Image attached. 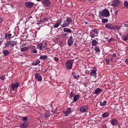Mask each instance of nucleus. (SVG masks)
Listing matches in <instances>:
<instances>
[{
    "label": "nucleus",
    "mask_w": 128,
    "mask_h": 128,
    "mask_svg": "<svg viewBox=\"0 0 128 128\" xmlns=\"http://www.w3.org/2000/svg\"><path fill=\"white\" fill-rule=\"evenodd\" d=\"M110 15V11L108 9H104L102 11L99 12V16H104V18H108Z\"/></svg>",
    "instance_id": "f257e3e1"
},
{
    "label": "nucleus",
    "mask_w": 128,
    "mask_h": 128,
    "mask_svg": "<svg viewBox=\"0 0 128 128\" xmlns=\"http://www.w3.org/2000/svg\"><path fill=\"white\" fill-rule=\"evenodd\" d=\"M72 64H74L72 60H68L66 62V66L68 70H72Z\"/></svg>",
    "instance_id": "f03ea898"
},
{
    "label": "nucleus",
    "mask_w": 128,
    "mask_h": 128,
    "mask_svg": "<svg viewBox=\"0 0 128 128\" xmlns=\"http://www.w3.org/2000/svg\"><path fill=\"white\" fill-rule=\"evenodd\" d=\"M36 2H42L43 4L46 6H50L52 2L50 0H36Z\"/></svg>",
    "instance_id": "7ed1b4c3"
},
{
    "label": "nucleus",
    "mask_w": 128,
    "mask_h": 128,
    "mask_svg": "<svg viewBox=\"0 0 128 128\" xmlns=\"http://www.w3.org/2000/svg\"><path fill=\"white\" fill-rule=\"evenodd\" d=\"M110 124H112V126H118V120L116 118H112L110 121Z\"/></svg>",
    "instance_id": "20e7f679"
},
{
    "label": "nucleus",
    "mask_w": 128,
    "mask_h": 128,
    "mask_svg": "<svg viewBox=\"0 0 128 128\" xmlns=\"http://www.w3.org/2000/svg\"><path fill=\"white\" fill-rule=\"evenodd\" d=\"M88 110V106L86 105L82 106L80 108V112H86Z\"/></svg>",
    "instance_id": "39448f33"
},
{
    "label": "nucleus",
    "mask_w": 128,
    "mask_h": 128,
    "mask_svg": "<svg viewBox=\"0 0 128 128\" xmlns=\"http://www.w3.org/2000/svg\"><path fill=\"white\" fill-rule=\"evenodd\" d=\"M120 4V0H114L111 6L114 8H116V6H118Z\"/></svg>",
    "instance_id": "423d86ee"
},
{
    "label": "nucleus",
    "mask_w": 128,
    "mask_h": 128,
    "mask_svg": "<svg viewBox=\"0 0 128 128\" xmlns=\"http://www.w3.org/2000/svg\"><path fill=\"white\" fill-rule=\"evenodd\" d=\"M34 6V3L32 2H25V6L27 8H32Z\"/></svg>",
    "instance_id": "0eeeda50"
},
{
    "label": "nucleus",
    "mask_w": 128,
    "mask_h": 128,
    "mask_svg": "<svg viewBox=\"0 0 128 128\" xmlns=\"http://www.w3.org/2000/svg\"><path fill=\"white\" fill-rule=\"evenodd\" d=\"M18 86H20V82H16V84L12 83L11 84L12 90H16V88H18Z\"/></svg>",
    "instance_id": "6e6552de"
},
{
    "label": "nucleus",
    "mask_w": 128,
    "mask_h": 128,
    "mask_svg": "<svg viewBox=\"0 0 128 128\" xmlns=\"http://www.w3.org/2000/svg\"><path fill=\"white\" fill-rule=\"evenodd\" d=\"M29 48L31 50V52L33 54H38V51L36 50L35 46H30Z\"/></svg>",
    "instance_id": "1a4fd4ad"
},
{
    "label": "nucleus",
    "mask_w": 128,
    "mask_h": 128,
    "mask_svg": "<svg viewBox=\"0 0 128 128\" xmlns=\"http://www.w3.org/2000/svg\"><path fill=\"white\" fill-rule=\"evenodd\" d=\"M105 27L108 30H114V26L110 23L106 24Z\"/></svg>",
    "instance_id": "9d476101"
},
{
    "label": "nucleus",
    "mask_w": 128,
    "mask_h": 128,
    "mask_svg": "<svg viewBox=\"0 0 128 128\" xmlns=\"http://www.w3.org/2000/svg\"><path fill=\"white\" fill-rule=\"evenodd\" d=\"M62 22V19L60 18L58 20L57 22L54 25V28H58L60 26V24Z\"/></svg>",
    "instance_id": "9b49d317"
},
{
    "label": "nucleus",
    "mask_w": 128,
    "mask_h": 128,
    "mask_svg": "<svg viewBox=\"0 0 128 128\" xmlns=\"http://www.w3.org/2000/svg\"><path fill=\"white\" fill-rule=\"evenodd\" d=\"M72 76H74L75 80H80V75L78 72H72Z\"/></svg>",
    "instance_id": "f8f14e48"
},
{
    "label": "nucleus",
    "mask_w": 128,
    "mask_h": 128,
    "mask_svg": "<svg viewBox=\"0 0 128 128\" xmlns=\"http://www.w3.org/2000/svg\"><path fill=\"white\" fill-rule=\"evenodd\" d=\"M35 78L38 80V82H42V76L38 73L35 74Z\"/></svg>",
    "instance_id": "ddd939ff"
},
{
    "label": "nucleus",
    "mask_w": 128,
    "mask_h": 128,
    "mask_svg": "<svg viewBox=\"0 0 128 128\" xmlns=\"http://www.w3.org/2000/svg\"><path fill=\"white\" fill-rule=\"evenodd\" d=\"M90 76H96V70H91V72L90 73Z\"/></svg>",
    "instance_id": "4468645a"
},
{
    "label": "nucleus",
    "mask_w": 128,
    "mask_h": 128,
    "mask_svg": "<svg viewBox=\"0 0 128 128\" xmlns=\"http://www.w3.org/2000/svg\"><path fill=\"white\" fill-rule=\"evenodd\" d=\"M20 126L22 128H26L28 126V122H24L23 124H20Z\"/></svg>",
    "instance_id": "2eb2a0df"
},
{
    "label": "nucleus",
    "mask_w": 128,
    "mask_h": 128,
    "mask_svg": "<svg viewBox=\"0 0 128 128\" xmlns=\"http://www.w3.org/2000/svg\"><path fill=\"white\" fill-rule=\"evenodd\" d=\"M30 50V46L22 47L20 48V52H27V50Z\"/></svg>",
    "instance_id": "dca6fc26"
},
{
    "label": "nucleus",
    "mask_w": 128,
    "mask_h": 128,
    "mask_svg": "<svg viewBox=\"0 0 128 128\" xmlns=\"http://www.w3.org/2000/svg\"><path fill=\"white\" fill-rule=\"evenodd\" d=\"M102 92V90L101 88H97L94 90V94H100V92Z\"/></svg>",
    "instance_id": "f3484780"
},
{
    "label": "nucleus",
    "mask_w": 128,
    "mask_h": 128,
    "mask_svg": "<svg viewBox=\"0 0 128 128\" xmlns=\"http://www.w3.org/2000/svg\"><path fill=\"white\" fill-rule=\"evenodd\" d=\"M2 54L4 56H8L10 54V52L8 50H4L2 52Z\"/></svg>",
    "instance_id": "a211bd4d"
},
{
    "label": "nucleus",
    "mask_w": 128,
    "mask_h": 128,
    "mask_svg": "<svg viewBox=\"0 0 128 128\" xmlns=\"http://www.w3.org/2000/svg\"><path fill=\"white\" fill-rule=\"evenodd\" d=\"M72 22H74L72 20V18L70 17L66 18V22H68L69 24H72Z\"/></svg>",
    "instance_id": "6ab92c4d"
},
{
    "label": "nucleus",
    "mask_w": 128,
    "mask_h": 128,
    "mask_svg": "<svg viewBox=\"0 0 128 128\" xmlns=\"http://www.w3.org/2000/svg\"><path fill=\"white\" fill-rule=\"evenodd\" d=\"M70 26V24L68 22H64V23L61 25L62 28H68Z\"/></svg>",
    "instance_id": "aec40b11"
},
{
    "label": "nucleus",
    "mask_w": 128,
    "mask_h": 128,
    "mask_svg": "<svg viewBox=\"0 0 128 128\" xmlns=\"http://www.w3.org/2000/svg\"><path fill=\"white\" fill-rule=\"evenodd\" d=\"M16 45V42L14 40H10V48H12L14 46Z\"/></svg>",
    "instance_id": "412c9836"
},
{
    "label": "nucleus",
    "mask_w": 128,
    "mask_h": 128,
    "mask_svg": "<svg viewBox=\"0 0 128 128\" xmlns=\"http://www.w3.org/2000/svg\"><path fill=\"white\" fill-rule=\"evenodd\" d=\"M63 30L64 32H69V34H72V30L68 28H64L63 29Z\"/></svg>",
    "instance_id": "4be33fe9"
},
{
    "label": "nucleus",
    "mask_w": 128,
    "mask_h": 128,
    "mask_svg": "<svg viewBox=\"0 0 128 128\" xmlns=\"http://www.w3.org/2000/svg\"><path fill=\"white\" fill-rule=\"evenodd\" d=\"M80 98V96L78 94L75 95L74 96L73 101L74 102H78V100Z\"/></svg>",
    "instance_id": "5701e85b"
},
{
    "label": "nucleus",
    "mask_w": 128,
    "mask_h": 128,
    "mask_svg": "<svg viewBox=\"0 0 128 128\" xmlns=\"http://www.w3.org/2000/svg\"><path fill=\"white\" fill-rule=\"evenodd\" d=\"M50 116V112L48 111H46L44 114V116L45 118H48Z\"/></svg>",
    "instance_id": "b1692460"
},
{
    "label": "nucleus",
    "mask_w": 128,
    "mask_h": 128,
    "mask_svg": "<svg viewBox=\"0 0 128 128\" xmlns=\"http://www.w3.org/2000/svg\"><path fill=\"white\" fill-rule=\"evenodd\" d=\"M10 46V40L8 41L6 43H5L4 48H8Z\"/></svg>",
    "instance_id": "393cba45"
},
{
    "label": "nucleus",
    "mask_w": 128,
    "mask_h": 128,
    "mask_svg": "<svg viewBox=\"0 0 128 128\" xmlns=\"http://www.w3.org/2000/svg\"><path fill=\"white\" fill-rule=\"evenodd\" d=\"M110 112H104L102 114V118H108V116H110Z\"/></svg>",
    "instance_id": "a878e982"
},
{
    "label": "nucleus",
    "mask_w": 128,
    "mask_h": 128,
    "mask_svg": "<svg viewBox=\"0 0 128 128\" xmlns=\"http://www.w3.org/2000/svg\"><path fill=\"white\" fill-rule=\"evenodd\" d=\"M46 48H48V44L46 42L42 43V49L46 50Z\"/></svg>",
    "instance_id": "bb28decb"
},
{
    "label": "nucleus",
    "mask_w": 128,
    "mask_h": 128,
    "mask_svg": "<svg viewBox=\"0 0 128 128\" xmlns=\"http://www.w3.org/2000/svg\"><path fill=\"white\" fill-rule=\"evenodd\" d=\"M40 63V61L39 60H36V62H33L32 63V66H38V64Z\"/></svg>",
    "instance_id": "cd10ccee"
},
{
    "label": "nucleus",
    "mask_w": 128,
    "mask_h": 128,
    "mask_svg": "<svg viewBox=\"0 0 128 128\" xmlns=\"http://www.w3.org/2000/svg\"><path fill=\"white\" fill-rule=\"evenodd\" d=\"M37 48L38 50H42V44L40 43L37 45Z\"/></svg>",
    "instance_id": "c85d7f7f"
},
{
    "label": "nucleus",
    "mask_w": 128,
    "mask_h": 128,
    "mask_svg": "<svg viewBox=\"0 0 128 128\" xmlns=\"http://www.w3.org/2000/svg\"><path fill=\"white\" fill-rule=\"evenodd\" d=\"M106 104V100H104V102H100V106H104Z\"/></svg>",
    "instance_id": "c756f323"
},
{
    "label": "nucleus",
    "mask_w": 128,
    "mask_h": 128,
    "mask_svg": "<svg viewBox=\"0 0 128 128\" xmlns=\"http://www.w3.org/2000/svg\"><path fill=\"white\" fill-rule=\"evenodd\" d=\"M98 42L96 40H92V46H98Z\"/></svg>",
    "instance_id": "7c9ffc66"
},
{
    "label": "nucleus",
    "mask_w": 128,
    "mask_h": 128,
    "mask_svg": "<svg viewBox=\"0 0 128 128\" xmlns=\"http://www.w3.org/2000/svg\"><path fill=\"white\" fill-rule=\"evenodd\" d=\"M74 44V41L72 40H68V44L69 46H70Z\"/></svg>",
    "instance_id": "2f4dec72"
},
{
    "label": "nucleus",
    "mask_w": 128,
    "mask_h": 128,
    "mask_svg": "<svg viewBox=\"0 0 128 128\" xmlns=\"http://www.w3.org/2000/svg\"><path fill=\"white\" fill-rule=\"evenodd\" d=\"M40 60H46V58H48V56H46V55H44V56H41L40 57Z\"/></svg>",
    "instance_id": "473e14b6"
},
{
    "label": "nucleus",
    "mask_w": 128,
    "mask_h": 128,
    "mask_svg": "<svg viewBox=\"0 0 128 128\" xmlns=\"http://www.w3.org/2000/svg\"><path fill=\"white\" fill-rule=\"evenodd\" d=\"M108 22V18H104V19H102V24H105V23Z\"/></svg>",
    "instance_id": "72a5a7b5"
},
{
    "label": "nucleus",
    "mask_w": 128,
    "mask_h": 128,
    "mask_svg": "<svg viewBox=\"0 0 128 128\" xmlns=\"http://www.w3.org/2000/svg\"><path fill=\"white\" fill-rule=\"evenodd\" d=\"M89 36H90V38H94L96 36V34H94V33H93L92 32H90Z\"/></svg>",
    "instance_id": "f704fd0d"
},
{
    "label": "nucleus",
    "mask_w": 128,
    "mask_h": 128,
    "mask_svg": "<svg viewBox=\"0 0 128 128\" xmlns=\"http://www.w3.org/2000/svg\"><path fill=\"white\" fill-rule=\"evenodd\" d=\"M122 38L124 42H126V40H128V36L127 35L126 36H123Z\"/></svg>",
    "instance_id": "c9c22d12"
},
{
    "label": "nucleus",
    "mask_w": 128,
    "mask_h": 128,
    "mask_svg": "<svg viewBox=\"0 0 128 128\" xmlns=\"http://www.w3.org/2000/svg\"><path fill=\"white\" fill-rule=\"evenodd\" d=\"M94 50H96V52H100V46H96L94 48Z\"/></svg>",
    "instance_id": "e433bc0d"
},
{
    "label": "nucleus",
    "mask_w": 128,
    "mask_h": 128,
    "mask_svg": "<svg viewBox=\"0 0 128 128\" xmlns=\"http://www.w3.org/2000/svg\"><path fill=\"white\" fill-rule=\"evenodd\" d=\"M92 32H93L94 34H98V29H96V28H94L92 30Z\"/></svg>",
    "instance_id": "4c0bfd02"
},
{
    "label": "nucleus",
    "mask_w": 128,
    "mask_h": 128,
    "mask_svg": "<svg viewBox=\"0 0 128 128\" xmlns=\"http://www.w3.org/2000/svg\"><path fill=\"white\" fill-rule=\"evenodd\" d=\"M124 8H128V1L124 2Z\"/></svg>",
    "instance_id": "58836bf2"
},
{
    "label": "nucleus",
    "mask_w": 128,
    "mask_h": 128,
    "mask_svg": "<svg viewBox=\"0 0 128 128\" xmlns=\"http://www.w3.org/2000/svg\"><path fill=\"white\" fill-rule=\"evenodd\" d=\"M0 80H6V75L3 74L0 76Z\"/></svg>",
    "instance_id": "ea45409f"
},
{
    "label": "nucleus",
    "mask_w": 128,
    "mask_h": 128,
    "mask_svg": "<svg viewBox=\"0 0 128 128\" xmlns=\"http://www.w3.org/2000/svg\"><path fill=\"white\" fill-rule=\"evenodd\" d=\"M22 122H28V117L27 116L22 117Z\"/></svg>",
    "instance_id": "a19ab883"
},
{
    "label": "nucleus",
    "mask_w": 128,
    "mask_h": 128,
    "mask_svg": "<svg viewBox=\"0 0 128 128\" xmlns=\"http://www.w3.org/2000/svg\"><path fill=\"white\" fill-rule=\"evenodd\" d=\"M114 30H118L120 29V26H114Z\"/></svg>",
    "instance_id": "79ce46f5"
},
{
    "label": "nucleus",
    "mask_w": 128,
    "mask_h": 128,
    "mask_svg": "<svg viewBox=\"0 0 128 128\" xmlns=\"http://www.w3.org/2000/svg\"><path fill=\"white\" fill-rule=\"evenodd\" d=\"M64 114L65 115V116H68V114H70V112H67L66 110L64 112Z\"/></svg>",
    "instance_id": "37998d69"
},
{
    "label": "nucleus",
    "mask_w": 128,
    "mask_h": 128,
    "mask_svg": "<svg viewBox=\"0 0 128 128\" xmlns=\"http://www.w3.org/2000/svg\"><path fill=\"white\" fill-rule=\"evenodd\" d=\"M66 111L68 112L69 114H70L72 112V108H67V110Z\"/></svg>",
    "instance_id": "c03bdc74"
},
{
    "label": "nucleus",
    "mask_w": 128,
    "mask_h": 128,
    "mask_svg": "<svg viewBox=\"0 0 128 128\" xmlns=\"http://www.w3.org/2000/svg\"><path fill=\"white\" fill-rule=\"evenodd\" d=\"M114 40V38H110L108 40V44H110V42H112V40Z\"/></svg>",
    "instance_id": "a18cd8bd"
},
{
    "label": "nucleus",
    "mask_w": 128,
    "mask_h": 128,
    "mask_svg": "<svg viewBox=\"0 0 128 128\" xmlns=\"http://www.w3.org/2000/svg\"><path fill=\"white\" fill-rule=\"evenodd\" d=\"M54 60L55 62H58V60H60V59H58V58L56 57L54 58Z\"/></svg>",
    "instance_id": "49530a36"
},
{
    "label": "nucleus",
    "mask_w": 128,
    "mask_h": 128,
    "mask_svg": "<svg viewBox=\"0 0 128 128\" xmlns=\"http://www.w3.org/2000/svg\"><path fill=\"white\" fill-rule=\"evenodd\" d=\"M106 64H110V60L108 59L106 60Z\"/></svg>",
    "instance_id": "de8ad7c7"
},
{
    "label": "nucleus",
    "mask_w": 128,
    "mask_h": 128,
    "mask_svg": "<svg viewBox=\"0 0 128 128\" xmlns=\"http://www.w3.org/2000/svg\"><path fill=\"white\" fill-rule=\"evenodd\" d=\"M70 96H74V94L72 92H70V94H69Z\"/></svg>",
    "instance_id": "09e8293b"
},
{
    "label": "nucleus",
    "mask_w": 128,
    "mask_h": 128,
    "mask_svg": "<svg viewBox=\"0 0 128 128\" xmlns=\"http://www.w3.org/2000/svg\"><path fill=\"white\" fill-rule=\"evenodd\" d=\"M116 54H114L112 55V58H116Z\"/></svg>",
    "instance_id": "8fccbe9b"
},
{
    "label": "nucleus",
    "mask_w": 128,
    "mask_h": 128,
    "mask_svg": "<svg viewBox=\"0 0 128 128\" xmlns=\"http://www.w3.org/2000/svg\"><path fill=\"white\" fill-rule=\"evenodd\" d=\"M6 36H8V38H10V36H12V34H6Z\"/></svg>",
    "instance_id": "3c124183"
},
{
    "label": "nucleus",
    "mask_w": 128,
    "mask_h": 128,
    "mask_svg": "<svg viewBox=\"0 0 128 128\" xmlns=\"http://www.w3.org/2000/svg\"><path fill=\"white\" fill-rule=\"evenodd\" d=\"M72 40V36L71 35V36L70 37L69 39L68 40Z\"/></svg>",
    "instance_id": "603ef678"
},
{
    "label": "nucleus",
    "mask_w": 128,
    "mask_h": 128,
    "mask_svg": "<svg viewBox=\"0 0 128 128\" xmlns=\"http://www.w3.org/2000/svg\"><path fill=\"white\" fill-rule=\"evenodd\" d=\"M118 10L116 11V12H115V14H114L115 16H118Z\"/></svg>",
    "instance_id": "864d4df0"
},
{
    "label": "nucleus",
    "mask_w": 128,
    "mask_h": 128,
    "mask_svg": "<svg viewBox=\"0 0 128 128\" xmlns=\"http://www.w3.org/2000/svg\"><path fill=\"white\" fill-rule=\"evenodd\" d=\"M125 62L126 64H128V59L126 60Z\"/></svg>",
    "instance_id": "5fc2aeb1"
},
{
    "label": "nucleus",
    "mask_w": 128,
    "mask_h": 128,
    "mask_svg": "<svg viewBox=\"0 0 128 128\" xmlns=\"http://www.w3.org/2000/svg\"><path fill=\"white\" fill-rule=\"evenodd\" d=\"M2 22V18L0 17V24Z\"/></svg>",
    "instance_id": "6e6d98bb"
},
{
    "label": "nucleus",
    "mask_w": 128,
    "mask_h": 128,
    "mask_svg": "<svg viewBox=\"0 0 128 128\" xmlns=\"http://www.w3.org/2000/svg\"><path fill=\"white\" fill-rule=\"evenodd\" d=\"M54 112L56 114H58V110H54Z\"/></svg>",
    "instance_id": "4d7b16f0"
},
{
    "label": "nucleus",
    "mask_w": 128,
    "mask_h": 128,
    "mask_svg": "<svg viewBox=\"0 0 128 128\" xmlns=\"http://www.w3.org/2000/svg\"><path fill=\"white\" fill-rule=\"evenodd\" d=\"M124 26H125V28L126 27V26L128 27V24H124Z\"/></svg>",
    "instance_id": "13d9d810"
},
{
    "label": "nucleus",
    "mask_w": 128,
    "mask_h": 128,
    "mask_svg": "<svg viewBox=\"0 0 128 128\" xmlns=\"http://www.w3.org/2000/svg\"><path fill=\"white\" fill-rule=\"evenodd\" d=\"M63 36H66V34H63Z\"/></svg>",
    "instance_id": "bf43d9fd"
},
{
    "label": "nucleus",
    "mask_w": 128,
    "mask_h": 128,
    "mask_svg": "<svg viewBox=\"0 0 128 128\" xmlns=\"http://www.w3.org/2000/svg\"><path fill=\"white\" fill-rule=\"evenodd\" d=\"M86 24H88V23L86 22H84Z\"/></svg>",
    "instance_id": "052dcab7"
},
{
    "label": "nucleus",
    "mask_w": 128,
    "mask_h": 128,
    "mask_svg": "<svg viewBox=\"0 0 128 128\" xmlns=\"http://www.w3.org/2000/svg\"><path fill=\"white\" fill-rule=\"evenodd\" d=\"M104 128H106V125L104 126Z\"/></svg>",
    "instance_id": "680f3d73"
},
{
    "label": "nucleus",
    "mask_w": 128,
    "mask_h": 128,
    "mask_svg": "<svg viewBox=\"0 0 128 128\" xmlns=\"http://www.w3.org/2000/svg\"><path fill=\"white\" fill-rule=\"evenodd\" d=\"M2 42L1 41H0V46H1L2 45Z\"/></svg>",
    "instance_id": "e2e57ef3"
},
{
    "label": "nucleus",
    "mask_w": 128,
    "mask_h": 128,
    "mask_svg": "<svg viewBox=\"0 0 128 128\" xmlns=\"http://www.w3.org/2000/svg\"><path fill=\"white\" fill-rule=\"evenodd\" d=\"M44 22H46V19H44Z\"/></svg>",
    "instance_id": "0e129e2a"
},
{
    "label": "nucleus",
    "mask_w": 128,
    "mask_h": 128,
    "mask_svg": "<svg viewBox=\"0 0 128 128\" xmlns=\"http://www.w3.org/2000/svg\"><path fill=\"white\" fill-rule=\"evenodd\" d=\"M89 0V2H92V0Z\"/></svg>",
    "instance_id": "69168bd1"
},
{
    "label": "nucleus",
    "mask_w": 128,
    "mask_h": 128,
    "mask_svg": "<svg viewBox=\"0 0 128 128\" xmlns=\"http://www.w3.org/2000/svg\"><path fill=\"white\" fill-rule=\"evenodd\" d=\"M127 36L128 37V33L126 34Z\"/></svg>",
    "instance_id": "338daca9"
},
{
    "label": "nucleus",
    "mask_w": 128,
    "mask_h": 128,
    "mask_svg": "<svg viewBox=\"0 0 128 128\" xmlns=\"http://www.w3.org/2000/svg\"><path fill=\"white\" fill-rule=\"evenodd\" d=\"M127 28H128V26H127Z\"/></svg>",
    "instance_id": "774afa93"
}]
</instances>
